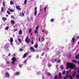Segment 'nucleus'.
Listing matches in <instances>:
<instances>
[{"mask_svg":"<svg viewBox=\"0 0 79 79\" xmlns=\"http://www.w3.org/2000/svg\"><path fill=\"white\" fill-rule=\"evenodd\" d=\"M75 67H76V65L72 63L69 62H68L67 63L66 68L67 69H68L69 68L70 69H74V68H75Z\"/></svg>","mask_w":79,"mask_h":79,"instance_id":"1","label":"nucleus"},{"mask_svg":"<svg viewBox=\"0 0 79 79\" xmlns=\"http://www.w3.org/2000/svg\"><path fill=\"white\" fill-rule=\"evenodd\" d=\"M12 64H14L15 65V62L17 61V59H16V58L15 57H13L12 59Z\"/></svg>","mask_w":79,"mask_h":79,"instance_id":"2","label":"nucleus"},{"mask_svg":"<svg viewBox=\"0 0 79 79\" xmlns=\"http://www.w3.org/2000/svg\"><path fill=\"white\" fill-rule=\"evenodd\" d=\"M25 41L27 44H29V42H31V40H30V39L29 38L28 36H27L25 40Z\"/></svg>","mask_w":79,"mask_h":79,"instance_id":"3","label":"nucleus"},{"mask_svg":"<svg viewBox=\"0 0 79 79\" xmlns=\"http://www.w3.org/2000/svg\"><path fill=\"white\" fill-rule=\"evenodd\" d=\"M5 76L6 77H9L10 76V75L8 72H6V73Z\"/></svg>","mask_w":79,"mask_h":79,"instance_id":"4","label":"nucleus"},{"mask_svg":"<svg viewBox=\"0 0 79 79\" xmlns=\"http://www.w3.org/2000/svg\"><path fill=\"white\" fill-rule=\"evenodd\" d=\"M34 10L35 16H36L37 15V7H35Z\"/></svg>","mask_w":79,"mask_h":79,"instance_id":"5","label":"nucleus"},{"mask_svg":"<svg viewBox=\"0 0 79 79\" xmlns=\"http://www.w3.org/2000/svg\"><path fill=\"white\" fill-rule=\"evenodd\" d=\"M27 54H28V53H27V52L24 54L23 57V58H26V56H27Z\"/></svg>","mask_w":79,"mask_h":79,"instance_id":"6","label":"nucleus"},{"mask_svg":"<svg viewBox=\"0 0 79 79\" xmlns=\"http://www.w3.org/2000/svg\"><path fill=\"white\" fill-rule=\"evenodd\" d=\"M9 44L7 43V44H6V45L4 47L5 48H8V47H9Z\"/></svg>","mask_w":79,"mask_h":79,"instance_id":"7","label":"nucleus"},{"mask_svg":"<svg viewBox=\"0 0 79 79\" xmlns=\"http://www.w3.org/2000/svg\"><path fill=\"white\" fill-rule=\"evenodd\" d=\"M22 34H23V31L21 30H20L19 31V35H21Z\"/></svg>","mask_w":79,"mask_h":79,"instance_id":"8","label":"nucleus"},{"mask_svg":"<svg viewBox=\"0 0 79 79\" xmlns=\"http://www.w3.org/2000/svg\"><path fill=\"white\" fill-rule=\"evenodd\" d=\"M30 50H31L32 51V52H35L34 49V48H33V47H30Z\"/></svg>","mask_w":79,"mask_h":79,"instance_id":"9","label":"nucleus"},{"mask_svg":"<svg viewBox=\"0 0 79 79\" xmlns=\"http://www.w3.org/2000/svg\"><path fill=\"white\" fill-rule=\"evenodd\" d=\"M20 16H21L22 17H24V12H22V14H20Z\"/></svg>","mask_w":79,"mask_h":79,"instance_id":"10","label":"nucleus"},{"mask_svg":"<svg viewBox=\"0 0 79 79\" xmlns=\"http://www.w3.org/2000/svg\"><path fill=\"white\" fill-rule=\"evenodd\" d=\"M16 8L18 10H21V8L19 7V6H16Z\"/></svg>","mask_w":79,"mask_h":79,"instance_id":"11","label":"nucleus"},{"mask_svg":"<svg viewBox=\"0 0 79 79\" xmlns=\"http://www.w3.org/2000/svg\"><path fill=\"white\" fill-rule=\"evenodd\" d=\"M10 40L11 43H13V38H10Z\"/></svg>","mask_w":79,"mask_h":79,"instance_id":"12","label":"nucleus"},{"mask_svg":"<svg viewBox=\"0 0 79 79\" xmlns=\"http://www.w3.org/2000/svg\"><path fill=\"white\" fill-rule=\"evenodd\" d=\"M35 34H37V35H38V30H35Z\"/></svg>","mask_w":79,"mask_h":79,"instance_id":"13","label":"nucleus"},{"mask_svg":"<svg viewBox=\"0 0 79 79\" xmlns=\"http://www.w3.org/2000/svg\"><path fill=\"white\" fill-rule=\"evenodd\" d=\"M59 76L60 77V78H62V76L61 75V73H59Z\"/></svg>","mask_w":79,"mask_h":79,"instance_id":"14","label":"nucleus"},{"mask_svg":"<svg viewBox=\"0 0 79 79\" xmlns=\"http://www.w3.org/2000/svg\"><path fill=\"white\" fill-rule=\"evenodd\" d=\"M72 41L73 42V43H74V42H75V40L74 39V37H73L72 38Z\"/></svg>","mask_w":79,"mask_h":79,"instance_id":"15","label":"nucleus"},{"mask_svg":"<svg viewBox=\"0 0 79 79\" xmlns=\"http://www.w3.org/2000/svg\"><path fill=\"white\" fill-rule=\"evenodd\" d=\"M10 5H14L15 3H14V2H13V1H11L10 2Z\"/></svg>","mask_w":79,"mask_h":79,"instance_id":"16","label":"nucleus"},{"mask_svg":"<svg viewBox=\"0 0 79 79\" xmlns=\"http://www.w3.org/2000/svg\"><path fill=\"white\" fill-rule=\"evenodd\" d=\"M2 19H3V21H6V18L3 17L2 18Z\"/></svg>","mask_w":79,"mask_h":79,"instance_id":"17","label":"nucleus"},{"mask_svg":"<svg viewBox=\"0 0 79 79\" xmlns=\"http://www.w3.org/2000/svg\"><path fill=\"white\" fill-rule=\"evenodd\" d=\"M35 48H38V44H36L34 45Z\"/></svg>","mask_w":79,"mask_h":79,"instance_id":"18","label":"nucleus"},{"mask_svg":"<svg viewBox=\"0 0 79 79\" xmlns=\"http://www.w3.org/2000/svg\"><path fill=\"white\" fill-rule=\"evenodd\" d=\"M20 73L19 72H17L15 73V74L17 76H18V75H19Z\"/></svg>","mask_w":79,"mask_h":79,"instance_id":"19","label":"nucleus"},{"mask_svg":"<svg viewBox=\"0 0 79 79\" xmlns=\"http://www.w3.org/2000/svg\"><path fill=\"white\" fill-rule=\"evenodd\" d=\"M68 76H67V75H65L64 78V79H67L68 78Z\"/></svg>","mask_w":79,"mask_h":79,"instance_id":"20","label":"nucleus"},{"mask_svg":"<svg viewBox=\"0 0 79 79\" xmlns=\"http://www.w3.org/2000/svg\"><path fill=\"white\" fill-rule=\"evenodd\" d=\"M11 23L12 24H15V21L13 20H11Z\"/></svg>","mask_w":79,"mask_h":79,"instance_id":"21","label":"nucleus"},{"mask_svg":"<svg viewBox=\"0 0 79 79\" xmlns=\"http://www.w3.org/2000/svg\"><path fill=\"white\" fill-rule=\"evenodd\" d=\"M18 40L20 43L22 44V41L20 39H19Z\"/></svg>","mask_w":79,"mask_h":79,"instance_id":"22","label":"nucleus"},{"mask_svg":"<svg viewBox=\"0 0 79 79\" xmlns=\"http://www.w3.org/2000/svg\"><path fill=\"white\" fill-rule=\"evenodd\" d=\"M1 11L3 13V12H4V9L3 7H2L1 8Z\"/></svg>","mask_w":79,"mask_h":79,"instance_id":"23","label":"nucleus"},{"mask_svg":"<svg viewBox=\"0 0 79 79\" xmlns=\"http://www.w3.org/2000/svg\"><path fill=\"white\" fill-rule=\"evenodd\" d=\"M66 73V71H63V72L62 73V74H63V75H64V74H65Z\"/></svg>","mask_w":79,"mask_h":79,"instance_id":"24","label":"nucleus"},{"mask_svg":"<svg viewBox=\"0 0 79 79\" xmlns=\"http://www.w3.org/2000/svg\"><path fill=\"white\" fill-rule=\"evenodd\" d=\"M61 61V60H58V61H57V63H60Z\"/></svg>","mask_w":79,"mask_h":79,"instance_id":"25","label":"nucleus"},{"mask_svg":"<svg viewBox=\"0 0 79 79\" xmlns=\"http://www.w3.org/2000/svg\"><path fill=\"white\" fill-rule=\"evenodd\" d=\"M47 74L48 76H50L51 75V74L49 72H47Z\"/></svg>","mask_w":79,"mask_h":79,"instance_id":"26","label":"nucleus"},{"mask_svg":"<svg viewBox=\"0 0 79 79\" xmlns=\"http://www.w3.org/2000/svg\"><path fill=\"white\" fill-rule=\"evenodd\" d=\"M54 77L55 79H59V78L57 79V76L56 75H55V76Z\"/></svg>","mask_w":79,"mask_h":79,"instance_id":"27","label":"nucleus"},{"mask_svg":"<svg viewBox=\"0 0 79 79\" xmlns=\"http://www.w3.org/2000/svg\"><path fill=\"white\" fill-rule=\"evenodd\" d=\"M32 32V29H31V28H30L29 29V33H30V32Z\"/></svg>","mask_w":79,"mask_h":79,"instance_id":"28","label":"nucleus"},{"mask_svg":"<svg viewBox=\"0 0 79 79\" xmlns=\"http://www.w3.org/2000/svg\"><path fill=\"white\" fill-rule=\"evenodd\" d=\"M8 10H10V12H13V10H11L9 8L8 9Z\"/></svg>","mask_w":79,"mask_h":79,"instance_id":"29","label":"nucleus"},{"mask_svg":"<svg viewBox=\"0 0 79 79\" xmlns=\"http://www.w3.org/2000/svg\"><path fill=\"white\" fill-rule=\"evenodd\" d=\"M66 75H67H67H68V74H69V72L68 71H67L66 72Z\"/></svg>","mask_w":79,"mask_h":79,"instance_id":"30","label":"nucleus"},{"mask_svg":"<svg viewBox=\"0 0 79 79\" xmlns=\"http://www.w3.org/2000/svg\"><path fill=\"white\" fill-rule=\"evenodd\" d=\"M7 13H8V15H10V14H11V13H10V11H9V10H7Z\"/></svg>","mask_w":79,"mask_h":79,"instance_id":"31","label":"nucleus"},{"mask_svg":"<svg viewBox=\"0 0 79 79\" xmlns=\"http://www.w3.org/2000/svg\"><path fill=\"white\" fill-rule=\"evenodd\" d=\"M27 0H25V1L24 2V4H27Z\"/></svg>","mask_w":79,"mask_h":79,"instance_id":"32","label":"nucleus"},{"mask_svg":"<svg viewBox=\"0 0 79 79\" xmlns=\"http://www.w3.org/2000/svg\"><path fill=\"white\" fill-rule=\"evenodd\" d=\"M3 6H5V1L3 2Z\"/></svg>","mask_w":79,"mask_h":79,"instance_id":"33","label":"nucleus"},{"mask_svg":"<svg viewBox=\"0 0 79 79\" xmlns=\"http://www.w3.org/2000/svg\"><path fill=\"white\" fill-rule=\"evenodd\" d=\"M71 54L69 55H68L67 56V58H70V57H71Z\"/></svg>","mask_w":79,"mask_h":79,"instance_id":"34","label":"nucleus"},{"mask_svg":"<svg viewBox=\"0 0 79 79\" xmlns=\"http://www.w3.org/2000/svg\"><path fill=\"white\" fill-rule=\"evenodd\" d=\"M30 19H28V20L29 21H31V20H32V18H30Z\"/></svg>","mask_w":79,"mask_h":79,"instance_id":"35","label":"nucleus"},{"mask_svg":"<svg viewBox=\"0 0 79 79\" xmlns=\"http://www.w3.org/2000/svg\"><path fill=\"white\" fill-rule=\"evenodd\" d=\"M6 64H10V61H6Z\"/></svg>","mask_w":79,"mask_h":79,"instance_id":"36","label":"nucleus"},{"mask_svg":"<svg viewBox=\"0 0 79 79\" xmlns=\"http://www.w3.org/2000/svg\"><path fill=\"white\" fill-rule=\"evenodd\" d=\"M23 64H22L21 65L19 64V67H20V68H22V66H23Z\"/></svg>","mask_w":79,"mask_h":79,"instance_id":"37","label":"nucleus"},{"mask_svg":"<svg viewBox=\"0 0 79 79\" xmlns=\"http://www.w3.org/2000/svg\"><path fill=\"white\" fill-rule=\"evenodd\" d=\"M8 28H9V27L8 26L7 27H6L5 29L6 30H8Z\"/></svg>","mask_w":79,"mask_h":79,"instance_id":"38","label":"nucleus"},{"mask_svg":"<svg viewBox=\"0 0 79 79\" xmlns=\"http://www.w3.org/2000/svg\"><path fill=\"white\" fill-rule=\"evenodd\" d=\"M73 62H74L75 63H77V62L75 60H73Z\"/></svg>","mask_w":79,"mask_h":79,"instance_id":"39","label":"nucleus"},{"mask_svg":"<svg viewBox=\"0 0 79 79\" xmlns=\"http://www.w3.org/2000/svg\"><path fill=\"white\" fill-rule=\"evenodd\" d=\"M39 26H37V27L36 28V30H38V29H39Z\"/></svg>","mask_w":79,"mask_h":79,"instance_id":"40","label":"nucleus"},{"mask_svg":"<svg viewBox=\"0 0 79 79\" xmlns=\"http://www.w3.org/2000/svg\"><path fill=\"white\" fill-rule=\"evenodd\" d=\"M19 50L20 52H23V49L22 48H20L19 49Z\"/></svg>","mask_w":79,"mask_h":79,"instance_id":"41","label":"nucleus"},{"mask_svg":"<svg viewBox=\"0 0 79 79\" xmlns=\"http://www.w3.org/2000/svg\"><path fill=\"white\" fill-rule=\"evenodd\" d=\"M14 31L15 32H16V31H18V29H14Z\"/></svg>","mask_w":79,"mask_h":79,"instance_id":"42","label":"nucleus"},{"mask_svg":"<svg viewBox=\"0 0 79 79\" xmlns=\"http://www.w3.org/2000/svg\"><path fill=\"white\" fill-rule=\"evenodd\" d=\"M75 72H74L73 73V76H75Z\"/></svg>","mask_w":79,"mask_h":79,"instance_id":"43","label":"nucleus"},{"mask_svg":"<svg viewBox=\"0 0 79 79\" xmlns=\"http://www.w3.org/2000/svg\"><path fill=\"white\" fill-rule=\"evenodd\" d=\"M75 58L76 59H79V57L78 56H76Z\"/></svg>","mask_w":79,"mask_h":79,"instance_id":"44","label":"nucleus"},{"mask_svg":"<svg viewBox=\"0 0 79 79\" xmlns=\"http://www.w3.org/2000/svg\"><path fill=\"white\" fill-rule=\"evenodd\" d=\"M44 53H45L44 52H43L42 53V54L41 55V56H44Z\"/></svg>","mask_w":79,"mask_h":79,"instance_id":"45","label":"nucleus"},{"mask_svg":"<svg viewBox=\"0 0 79 79\" xmlns=\"http://www.w3.org/2000/svg\"><path fill=\"white\" fill-rule=\"evenodd\" d=\"M46 8H47V7H45L44 8L45 12V11H46Z\"/></svg>","mask_w":79,"mask_h":79,"instance_id":"46","label":"nucleus"},{"mask_svg":"<svg viewBox=\"0 0 79 79\" xmlns=\"http://www.w3.org/2000/svg\"><path fill=\"white\" fill-rule=\"evenodd\" d=\"M40 37H39L38 38V40L39 42H40Z\"/></svg>","mask_w":79,"mask_h":79,"instance_id":"47","label":"nucleus"},{"mask_svg":"<svg viewBox=\"0 0 79 79\" xmlns=\"http://www.w3.org/2000/svg\"><path fill=\"white\" fill-rule=\"evenodd\" d=\"M31 42H32L31 44H34V42H33V40H32Z\"/></svg>","mask_w":79,"mask_h":79,"instance_id":"48","label":"nucleus"},{"mask_svg":"<svg viewBox=\"0 0 79 79\" xmlns=\"http://www.w3.org/2000/svg\"><path fill=\"white\" fill-rule=\"evenodd\" d=\"M54 61V62H56V58H55Z\"/></svg>","mask_w":79,"mask_h":79,"instance_id":"49","label":"nucleus"},{"mask_svg":"<svg viewBox=\"0 0 79 79\" xmlns=\"http://www.w3.org/2000/svg\"><path fill=\"white\" fill-rule=\"evenodd\" d=\"M69 79H73V76H70L69 77Z\"/></svg>","mask_w":79,"mask_h":79,"instance_id":"50","label":"nucleus"},{"mask_svg":"<svg viewBox=\"0 0 79 79\" xmlns=\"http://www.w3.org/2000/svg\"><path fill=\"white\" fill-rule=\"evenodd\" d=\"M77 77H79V74L78 75V73H77Z\"/></svg>","mask_w":79,"mask_h":79,"instance_id":"51","label":"nucleus"},{"mask_svg":"<svg viewBox=\"0 0 79 79\" xmlns=\"http://www.w3.org/2000/svg\"><path fill=\"white\" fill-rule=\"evenodd\" d=\"M51 22H53V21H54V20L53 19H51Z\"/></svg>","mask_w":79,"mask_h":79,"instance_id":"52","label":"nucleus"},{"mask_svg":"<svg viewBox=\"0 0 79 79\" xmlns=\"http://www.w3.org/2000/svg\"><path fill=\"white\" fill-rule=\"evenodd\" d=\"M50 63H49V64H48V67L49 68H50Z\"/></svg>","mask_w":79,"mask_h":79,"instance_id":"53","label":"nucleus"},{"mask_svg":"<svg viewBox=\"0 0 79 79\" xmlns=\"http://www.w3.org/2000/svg\"><path fill=\"white\" fill-rule=\"evenodd\" d=\"M61 68L62 69H63V68H64V67L63 66H61Z\"/></svg>","mask_w":79,"mask_h":79,"instance_id":"54","label":"nucleus"},{"mask_svg":"<svg viewBox=\"0 0 79 79\" xmlns=\"http://www.w3.org/2000/svg\"><path fill=\"white\" fill-rule=\"evenodd\" d=\"M67 76H68V77H69V76H70V77H71V76H71L70 74H69V75H67Z\"/></svg>","mask_w":79,"mask_h":79,"instance_id":"55","label":"nucleus"},{"mask_svg":"<svg viewBox=\"0 0 79 79\" xmlns=\"http://www.w3.org/2000/svg\"><path fill=\"white\" fill-rule=\"evenodd\" d=\"M42 32H44V29L43 28V30L42 31Z\"/></svg>","mask_w":79,"mask_h":79,"instance_id":"56","label":"nucleus"},{"mask_svg":"<svg viewBox=\"0 0 79 79\" xmlns=\"http://www.w3.org/2000/svg\"><path fill=\"white\" fill-rule=\"evenodd\" d=\"M77 39H79V36H77Z\"/></svg>","mask_w":79,"mask_h":79,"instance_id":"57","label":"nucleus"},{"mask_svg":"<svg viewBox=\"0 0 79 79\" xmlns=\"http://www.w3.org/2000/svg\"><path fill=\"white\" fill-rule=\"evenodd\" d=\"M11 18H14V17L13 16H11Z\"/></svg>","mask_w":79,"mask_h":79,"instance_id":"58","label":"nucleus"},{"mask_svg":"<svg viewBox=\"0 0 79 79\" xmlns=\"http://www.w3.org/2000/svg\"><path fill=\"white\" fill-rule=\"evenodd\" d=\"M77 72L79 73V69L77 70Z\"/></svg>","mask_w":79,"mask_h":79,"instance_id":"59","label":"nucleus"},{"mask_svg":"<svg viewBox=\"0 0 79 79\" xmlns=\"http://www.w3.org/2000/svg\"><path fill=\"white\" fill-rule=\"evenodd\" d=\"M10 55H11V54L10 53H9V55H8V56H10Z\"/></svg>","mask_w":79,"mask_h":79,"instance_id":"60","label":"nucleus"},{"mask_svg":"<svg viewBox=\"0 0 79 79\" xmlns=\"http://www.w3.org/2000/svg\"><path fill=\"white\" fill-rule=\"evenodd\" d=\"M71 70H70L69 71H68V72L69 73V72H71Z\"/></svg>","mask_w":79,"mask_h":79,"instance_id":"61","label":"nucleus"},{"mask_svg":"<svg viewBox=\"0 0 79 79\" xmlns=\"http://www.w3.org/2000/svg\"><path fill=\"white\" fill-rule=\"evenodd\" d=\"M31 56H29V57H28L29 58H31Z\"/></svg>","mask_w":79,"mask_h":79,"instance_id":"62","label":"nucleus"},{"mask_svg":"<svg viewBox=\"0 0 79 79\" xmlns=\"http://www.w3.org/2000/svg\"><path fill=\"white\" fill-rule=\"evenodd\" d=\"M58 67V65H56V67L57 68Z\"/></svg>","mask_w":79,"mask_h":79,"instance_id":"63","label":"nucleus"},{"mask_svg":"<svg viewBox=\"0 0 79 79\" xmlns=\"http://www.w3.org/2000/svg\"><path fill=\"white\" fill-rule=\"evenodd\" d=\"M78 58H79V55H78Z\"/></svg>","mask_w":79,"mask_h":79,"instance_id":"64","label":"nucleus"}]
</instances>
